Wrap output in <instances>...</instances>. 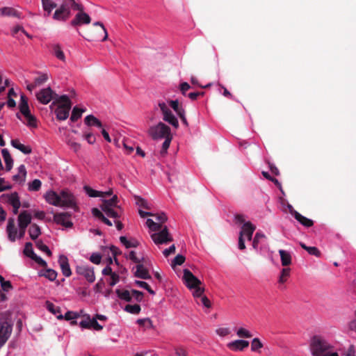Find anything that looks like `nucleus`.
<instances>
[{
  "label": "nucleus",
  "mask_w": 356,
  "mask_h": 356,
  "mask_svg": "<svg viewBox=\"0 0 356 356\" xmlns=\"http://www.w3.org/2000/svg\"><path fill=\"white\" fill-rule=\"evenodd\" d=\"M44 10L49 15L54 8L58 6L57 1L60 0H41Z\"/></svg>",
  "instance_id": "bb28decb"
},
{
  "label": "nucleus",
  "mask_w": 356,
  "mask_h": 356,
  "mask_svg": "<svg viewBox=\"0 0 356 356\" xmlns=\"http://www.w3.org/2000/svg\"><path fill=\"white\" fill-rule=\"evenodd\" d=\"M81 4L75 0H62L60 6L56 9L53 19L56 21H67L72 15L71 10H81Z\"/></svg>",
  "instance_id": "f03ea898"
},
{
  "label": "nucleus",
  "mask_w": 356,
  "mask_h": 356,
  "mask_svg": "<svg viewBox=\"0 0 356 356\" xmlns=\"http://www.w3.org/2000/svg\"><path fill=\"white\" fill-rule=\"evenodd\" d=\"M84 122L88 126H96L99 128L102 127L101 121L92 115H87L84 119Z\"/></svg>",
  "instance_id": "f704fd0d"
},
{
  "label": "nucleus",
  "mask_w": 356,
  "mask_h": 356,
  "mask_svg": "<svg viewBox=\"0 0 356 356\" xmlns=\"http://www.w3.org/2000/svg\"><path fill=\"white\" fill-rule=\"evenodd\" d=\"M94 26L98 27L96 33H92L87 38L88 40H101L105 41L108 38V33L103 24L100 22H97L93 24Z\"/></svg>",
  "instance_id": "1a4fd4ad"
},
{
  "label": "nucleus",
  "mask_w": 356,
  "mask_h": 356,
  "mask_svg": "<svg viewBox=\"0 0 356 356\" xmlns=\"http://www.w3.org/2000/svg\"><path fill=\"white\" fill-rule=\"evenodd\" d=\"M0 12L2 15L9 16V17H15L17 18L22 17V14L18 12L17 10L10 8V7H4L0 8Z\"/></svg>",
  "instance_id": "2f4dec72"
},
{
  "label": "nucleus",
  "mask_w": 356,
  "mask_h": 356,
  "mask_svg": "<svg viewBox=\"0 0 356 356\" xmlns=\"http://www.w3.org/2000/svg\"><path fill=\"white\" fill-rule=\"evenodd\" d=\"M46 201L54 206L60 207L61 197L54 191H49L45 195Z\"/></svg>",
  "instance_id": "5701e85b"
},
{
  "label": "nucleus",
  "mask_w": 356,
  "mask_h": 356,
  "mask_svg": "<svg viewBox=\"0 0 356 356\" xmlns=\"http://www.w3.org/2000/svg\"><path fill=\"white\" fill-rule=\"evenodd\" d=\"M227 346L232 351H242L249 346V342L248 341L238 339L228 343Z\"/></svg>",
  "instance_id": "a211bd4d"
},
{
  "label": "nucleus",
  "mask_w": 356,
  "mask_h": 356,
  "mask_svg": "<svg viewBox=\"0 0 356 356\" xmlns=\"http://www.w3.org/2000/svg\"><path fill=\"white\" fill-rule=\"evenodd\" d=\"M52 51H53V54L55 55V56L58 59H59L62 61L65 60V56L64 52L61 49V47L59 44H53L52 45Z\"/></svg>",
  "instance_id": "58836bf2"
},
{
  "label": "nucleus",
  "mask_w": 356,
  "mask_h": 356,
  "mask_svg": "<svg viewBox=\"0 0 356 356\" xmlns=\"http://www.w3.org/2000/svg\"><path fill=\"white\" fill-rule=\"evenodd\" d=\"M27 120L26 125L30 127H37V120L36 118L31 113L30 110L28 111L27 113H22Z\"/></svg>",
  "instance_id": "4c0bfd02"
},
{
  "label": "nucleus",
  "mask_w": 356,
  "mask_h": 356,
  "mask_svg": "<svg viewBox=\"0 0 356 356\" xmlns=\"http://www.w3.org/2000/svg\"><path fill=\"white\" fill-rule=\"evenodd\" d=\"M191 88V86L187 82H182L179 85V90L181 94L186 96V92Z\"/></svg>",
  "instance_id": "774afa93"
},
{
  "label": "nucleus",
  "mask_w": 356,
  "mask_h": 356,
  "mask_svg": "<svg viewBox=\"0 0 356 356\" xmlns=\"http://www.w3.org/2000/svg\"><path fill=\"white\" fill-rule=\"evenodd\" d=\"M57 272L51 268H46L39 273L40 276H44L50 281H54L57 277Z\"/></svg>",
  "instance_id": "e433bc0d"
},
{
  "label": "nucleus",
  "mask_w": 356,
  "mask_h": 356,
  "mask_svg": "<svg viewBox=\"0 0 356 356\" xmlns=\"http://www.w3.org/2000/svg\"><path fill=\"white\" fill-rule=\"evenodd\" d=\"M71 213L70 212L56 213L54 214V222L66 228H70L73 226L70 220Z\"/></svg>",
  "instance_id": "f8f14e48"
},
{
  "label": "nucleus",
  "mask_w": 356,
  "mask_h": 356,
  "mask_svg": "<svg viewBox=\"0 0 356 356\" xmlns=\"http://www.w3.org/2000/svg\"><path fill=\"white\" fill-rule=\"evenodd\" d=\"M35 245L39 250L45 252L48 256H51L52 253L51 250L41 240L36 241Z\"/></svg>",
  "instance_id": "3c124183"
},
{
  "label": "nucleus",
  "mask_w": 356,
  "mask_h": 356,
  "mask_svg": "<svg viewBox=\"0 0 356 356\" xmlns=\"http://www.w3.org/2000/svg\"><path fill=\"white\" fill-rule=\"evenodd\" d=\"M131 296L132 298H134L136 302H141L143 299L144 294L142 291L133 289L131 290Z\"/></svg>",
  "instance_id": "13d9d810"
},
{
  "label": "nucleus",
  "mask_w": 356,
  "mask_h": 356,
  "mask_svg": "<svg viewBox=\"0 0 356 356\" xmlns=\"http://www.w3.org/2000/svg\"><path fill=\"white\" fill-rule=\"evenodd\" d=\"M92 213L95 217L101 220L104 223H105L108 226L113 225V223L111 222V221L110 220H108L106 217H105L104 215L103 214V213L97 208H93L92 209Z\"/></svg>",
  "instance_id": "473e14b6"
},
{
  "label": "nucleus",
  "mask_w": 356,
  "mask_h": 356,
  "mask_svg": "<svg viewBox=\"0 0 356 356\" xmlns=\"http://www.w3.org/2000/svg\"><path fill=\"white\" fill-rule=\"evenodd\" d=\"M183 280L186 286L189 289L197 288L202 284V282L195 277L188 269L184 270Z\"/></svg>",
  "instance_id": "9b49d317"
},
{
  "label": "nucleus",
  "mask_w": 356,
  "mask_h": 356,
  "mask_svg": "<svg viewBox=\"0 0 356 356\" xmlns=\"http://www.w3.org/2000/svg\"><path fill=\"white\" fill-rule=\"evenodd\" d=\"M159 106L163 114V120L172 125L175 129H178L179 122L171 110L165 102H159Z\"/></svg>",
  "instance_id": "39448f33"
},
{
  "label": "nucleus",
  "mask_w": 356,
  "mask_h": 356,
  "mask_svg": "<svg viewBox=\"0 0 356 356\" xmlns=\"http://www.w3.org/2000/svg\"><path fill=\"white\" fill-rule=\"evenodd\" d=\"M48 80L47 74H40L34 79L35 86H40L44 84Z\"/></svg>",
  "instance_id": "864d4df0"
},
{
  "label": "nucleus",
  "mask_w": 356,
  "mask_h": 356,
  "mask_svg": "<svg viewBox=\"0 0 356 356\" xmlns=\"http://www.w3.org/2000/svg\"><path fill=\"white\" fill-rule=\"evenodd\" d=\"M47 307L48 310L54 314H60V309L59 307H56L53 303L47 301Z\"/></svg>",
  "instance_id": "bf43d9fd"
},
{
  "label": "nucleus",
  "mask_w": 356,
  "mask_h": 356,
  "mask_svg": "<svg viewBox=\"0 0 356 356\" xmlns=\"http://www.w3.org/2000/svg\"><path fill=\"white\" fill-rule=\"evenodd\" d=\"M120 242L127 248H136L139 245V242L136 240H133L131 241H128L127 238L125 236H120Z\"/></svg>",
  "instance_id": "79ce46f5"
},
{
  "label": "nucleus",
  "mask_w": 356,
  "mask_h": 356,
  "mask_svg": "<svg viewBox=\"0 0 356 356\" xmlns=\"http://www.w3.org/2000/svg\"><path fill=\"white\" fill-rule=\"evenodd\" d=\"M169 105L177 115H179L185 111L182 106L179 105V102L177 99L169 101Z\"/></svg>",
  "instance_id": "c03bdc74"
},
{
  "label": "nucleus",
  "mask_w": 356,
  "mask_h": 356,
  "mask_svg": "<svg viewBox=\"0 0 356 356\" xmlns=\"http://www.w3.org/2000/svg\"><path fill=\"white\" fill-rule=\"evenodd\" d=\"M41 181L39 179H35L29 183V190L32 191H38L41 188Z\"/></svg>",
  "instance_id": "5fc2aeb1"
},
{
  "label": "nucleus",
  "mask_w": 356,
  "mask_h": 356,
  "mask_svg": "<svg viewBox=\"0 0 356 356\" xmlns=\"http://www.w3.org/2000/svg\"><path fill=\"white\" fill-rule=\"evenodd\" d=\"M56 93L50 88L41 89L35 95L38 101L42 104H47L54 100Z\"/></svg>",
  "instance_id": "0eeeda50"
},
{
  "label": "nucleus",
  "mask_w": 356,
  "mask_h": 356,
  "mask_svg": "<svg viewBox=\"0 0 356 356\" xmlns=\"http://www.w3.org/2000/svg\"><path fill=\"white\" fill-rule=\"evenodd\" d=\"M56 104H60L58 106L67 107L68 106H70V108L72 107V102L68 96L66 95L59 96L58 95L56 94V95H55L54 102L50 106V107L51 108L54 105Z\"/></svg>",
  "instance_id": "4be33fe9"
},
{
  "label": "nucleus",
  "mask_w": 356,
  "mask_h": 356,
  "mask_svg": "<svg viewBox=\"0 0 356 356\" xmlns=\"http://www.w3.org/2000/svg\"><path fill=\"white\" fill-rule=\"evenodd\" d=\"M90 328H93L95 330H102L103 329V326L101 325L97 321L92 318V319H90Z\"/></svg>",
  "instance_id": "e2e57ef3"
},
{
  "label": "nucleus",
  "mask_w": 356,
  "mask_h": 356,
  "mask_svg": "<svg viewBox=\"0 0 356 356\" xmlns=\"http://www.w3.org/2000/svg\"><path fill=\"white\" fill-rule=\"evenodd\" d=\"M83 190L88 196L92 197H100L103 195L102 192L94 190L89 186H85Z\"/></svg>",
  "instance_id": "49530a36"
},
{
  "label": "nucleus",
  "mask_w": 356,
  "mask_h": 356,
  "mask_svg": "<svg viewBox=\"0 0 356 356\" xmlns=\"http://www.w3.org/2000/svg\"><path fill=\"white\" fill-rule=\"evenodd\" d=\"M84 111H85L84 109L79 108L77 106H74L72 109V115L70 117V120L72 122H76V120H78V119H79L81 117L82 113Z\"/></svg>",
  "instance_id": "a18cd8bd"
},
{
  "label": "nucleus",
  "mask_w": 356,
  "mask_h": 356,
  "mask_svg": "<svg viewBox=\"0 0 356 356\" xmlns=\"http://www.w3.org/2000/svg\"><path fill=\"white\" fill-rule=\"evenodd\" d=\"M0 201L3 202H8L12 206L21 204L19 197L17 192H14L10 194H2L0 196Z\"/></svg>",
  "instance_id": "6ab92c4d"
},
{
  "label": "nucleus",
  "mask_w": 356,
  "mask_h": 356,
  "mask_svg": "<svg viewBox=\"0 0 356 356\" xmlns=\"http://www.w3.org/2000/svg\"><path fill=\"white\" fill-rule=\"evenodd\" d=\"M290 209V213L293 217L297 220L300 224H302L303 226L307 227H310L314 225V222L312 220L309 219L302 215H301L300 213L296 211L293 209V208L289 205V206Z\"/></svg>",
  "instance_id": "f3484780"
},
{
  "label": "nucleus",
  "mask_w": 356,
  "mask_h": 356,
  "mask_svg": "<svg viewBox=\"0 0 356 356\" xmlns=\"http://www.w3.org/2000/svg\"><path fill=\"white\" fill-rule=\"evenodd\" d=\"M290 270L289 268H284L282 269L279 277V283L283 284L286 282L288 277L290 276Z\"/></svg>",
  "instance_id": "09e8293b"
},
{
  "label": "nucleus",
  "mask_w": 356,
  "mask_h": 356,
  "mask_svg": "<svg viewBox=\"0 0 356 356\" xmlns=\"http://www.w3.org/2000/svg\"><path fill=\"white\" fill-rule=\"evenodd\" d=\"M115 293L120 299L126 302H131L132 300L131 291H129L128 290H121L118 289H116Z\"/></svg>",
  "instance_id": "72a5a7b5"
},
{
  "label": "nucleus",
  "mask_w": 356,
  "mask_h": 356,
  "mask_svg": "<svg viewBox=\"0 0 356 356\" xmlns=\"http://www.w3.org/2000/svg\"><path fill=\"white\" fill-rule=\"evenodd\" d=\"M185 261V257L181 254H177L172 263V266L175 267L177 265H181Z\"/></svg>",
  "instance_id": "052dcab7"
},
{
  "label": "nucleus",
  "mask_w": 356,
  "mask_h": 356,
  "mask_svg": "<svg viewBox=\"0 0 356 356\" xmlns=\"http://www.w3.org/2000/svg\"><path fill=\"white\" fill-rule=\"evenodd\" d=\"M136 270L134 273V275L136 277L143 280H148L151 278L148 270L143 264L139 263L136 265Z\"/></svg>",
  "instance_id": "b1692460"
},
{
  "label": "nucleus",
  "mask_w": 356,
  "mask_h": 356,
  "mask_svg": "<svg viewBox=\"0 0 356 356\" xmlns=\"http://www.w3.org/2000/svg\"><path fill=\"white\" fill-rule=\"evenodd\" d=\"M13 331V325L6 320L0 321V349L10 338Z\"/></svg>",
  "instance_id": "423d86ee"
},
{
  "label": "nucleus",
  "mask_w": 356,
  "mask_h": 356,
  "mask_svg": "<svg viewBox=\"0 0 356 356\" xmlns=\"http://www.w3.org/2000/svg\"><path fill=\"white\" fill-rule=\"evenodd\" d=\"M137 323L140 326H145L147 327H152V323L149 318H141L137 321Z\"/></svg>",
  "instance_id": "680f3d73"
},
{
  "label": "nucleus",
  "mask_w": 356,
  "mask_h": 356,
  "mask_svg": "<svg viewBox=\"0 0 356 356\" xmlns=\"http://www.w3.org/2000/svg\"><path fill=\"white\" fill-rule=\"evenodd\" d=\"M61 197L60 207L74 208L76 207L74 195L67 191H62L60 193Z\"/></svg>",
  "instance_id": "dca6fc26"
},
{
  "label": "nucleus",
  "mask_w": 356,
  "mask_h": 356,
  "mask_svg": "<svg viewBox=\"0 0 356 356\" xmlns=\"http://www.w3.org/2000/svg\"><path fill=\"white\" fill-rule=\"evenodd\" d=\"M333 348L325 339L314 336L310 342V349L314 356H339L338 353L330 350Z\"/></svg>",
  "instance_id": "f257e3e1"
},
{
  "label": "nucleus",
  "mask_w": 356,
  "mask_h": 356,
  "mask_svg": "<svg viewBox=\"0 0 356 356\" xmlns=\"http://www.w3.org/2000/svg\"><path fill=\"white\" fill-rule=\"evenodd\" d=\"M58 263L63 275L65 277H70L72 275V271L67 257L65 255H60L58 259Z\"/></svg>",
  "instance_id": "aec40b11"
},
{
  "label": "nucleus",
  "mask_w": 356,
  "mask_h": 356,
  "mask_svg": "<svg viewBox=\"0 0 356 356\" xmlns=\"http://www.w3.org/2000/svg\"><path fill=\"white\" fill-rule=\"evenodd\" d=\"M1 154L6 163V170L7 171H10L12 169L13 165V160L10 154L7 149H3L1 151Z\"/></svg>",
  "instance_id": "c756f323"
},
{
  "label": "nucleus",
  "mask_w": 356,
  "mask_h": 356,
  "mask_svg": "<svg viewBox=\"0 0 356 356\" xmlns=\"http://www.w3.org/2000/svg\"><path fill=\"white\" fill-rule=\"evenodd\" d=\"M18 222L19 227V238H21L24 237L26 229L31 222V216L26 211H24L19 213Z\"/></svg>",
  "instance_id": "9d476101"
},
{
  "label": "nucleus",
  "mask_w": 356,
  "mask_h": 356,
  "mask_svg": "<svg viewBox=\"0 0 356 356\" xmlns=\"http://www.w3.org/2000/svg\"><path fill=\"white\" fill-rule=\"evenodd\" d=\"M193 289H194L193 295L195 298H200L201 296H203V293L204 292V288L200 287V286H199L197 288H193Z\"/></svg>",
  "instance_id": "0e129e2a"
},
{
  "label": "nucleus",
  "mask_w": 356,
  "mask_h": 356,
  "mask_svg": "<svg viewBox=\"0 0 356 356\" xmlns=\"http://www.w3.org/2000/svg\"><path fill=\"white\" fill-rule=\"evenodd\" d=\"M6 231L8 233V239L11 242L15 241L17 234V228L15 227L14 218H10L8 219Z\"/></svg>",
  "instance_id": "412c9836"
},
{
  "label": "nucleus",
  "mask_w": 356,
  "mask_h": 356,
  "mask_svg": "<svg viewBox=\"0 0 356 356\" xmlns=\"http://www.w3.org/2000/svg\"><path fill=\"white\" fill-rule=\"evenodd\" d=\"M147 133L153 140L165 138L172 135L170 128L161 122L156 125L150 127Z\"/></svg>",
  "instance_id": "20e7f679"
},
{
  "label": "nucleus",
  "mask_w": 356,
  "mask_h": 356,
  "mask_svg": "<svg viewBox=\"0 0 356 356\" xmlns=\"http://www.w3.org/2000/svg\"><path fill=\"white\" fill-rule=\"evenodd\" d=\"M11 145L13 147L19 149L25 154H31L32 152V149L31 148V147L25 146L24 145L20 143L17 139L12 140Z\"/></svg>",
  "instance_id": "c85d7f7f"
},
{
  "label": "nucleus",
  "mask_w": 356,
  "mask_h": 356,
  "mask_svg": "<svg viewBox=\"0 0 356 356\" xmlns=\"http://www.w3.org/2000/svg\"><path fill=\"white\" fill-rule=\"evenodd\" d=\"M118 197L115 195L110 200H104L100 208L108 217L118 219L123 213L122 207L118 205Z\"/></svg>",
  "instance_id": "7ed1b4c3"
},
{
  "label": "nucleus",
  "mask_w": 356,
  "mask_h": 356,
  "mask_svg": "<svg viewBox=\"0 0 356 356\" xmlns=\"http://www.w3.org/2000/svg\"><path fill=\"white\" fill-rule=\"evenodd\" d=\"M24 254L27 256L28 257H30L31 259L35 261L37 264H38L40 266L47 268V262L42 259L40 257H38L33 251V245L31 242H27L25 244L24 250Z\"/></svg>",
  "instance_id": "ddd939ff"
},
{
  "label": "nucleus",
  "mask_w": 356,
  "mask_h": 356,
  "mask_svg": "<svg viewBox=\"0 0 356 356\" xmlns=\"http://www.w3.org/2000/svg\"><path fill=\"white\" fill-rule=\"evenodd\" d=\"M236 334L240 338H251L252 334L246 329L240 327L236 332Z\"/></svg>",
  "instance_id": "4d7b16f0"
},
{
  "label": "nucleus",
  "mask_w": 356,
  "mask_h": 356,
  "mask_svg": "<svg viewBox=\"0 0 356 356\" xmlns=\"http://www.w3.org/2000/svg\"><path fill=\"white\" fill-rule=\"evenodd\" d=\"M140 306L139 305H127L124 307V310L129 313L138 314L140 312Z\"/></svg>",
  "instance_id": "de8ad7c7"
},
{
  "label": "nucleus",
  "mask_w": 356,
  "mask_h": 356,
  "mask_svg": "<svg viewBox=\"0 0 356 356\" xmlns=\"http://www.w3.org/2000/svg\"><path fill=\"white\" fill-rule=\"evenodd\" d=\"M29 234L32 240H35L41 234L40 227L35 223L31 224L29 229Z\"/></svg>",
  "instance_id": "c9c22d12"
},
{
  "label": "nucleus",
  "mask_w": 356,
  "mask_h": 356,
  "mask_svg": "<svg viewBox=\"0 0 356 356\" xmlns=\"http://www.w3.org/2000/svg\"><path fill=\"white\" fill-rule=\"evenodd\" d=\"M279 254L280 255L281 263L283 266H288L291 264V255L288 251L280 250Z\"/></svg>",
  "instance_id": "7c9ffc66"
},
{
  "label": "nucleus",
  "mask_w": 356,
  "mask_h": 356,
  "mask_svg": "<svg viewBox=\"0 0 356 356\" xmlns=\"http://www.w3.org/2000/svg\"><path fill=\"white\" fill-rule=\"evenodd\" d=\"M79 13L75 15L74 18L70 22L72 26H81L82 24H88L91 22L90 16L83 12V7L81 5V9L77 10Z\"/></svg>",
  "instance_id": "4468645a"
},
{
  "label": "nucleus",
  "mask_w": 356,
  "mask_h": 356,
  "mask_svg": "<svg viewBox=\"0 0 356 356\" xmlns=\"http://www.w3.org/2000/svg\"><path fill=\"white\" fill-rule=\"evenodd\" d=\"M135 284L137 286H138L139 287H141V288H143V289H146L150 294H152V295H154L155 294L154 291H153L151 289V287L149 286V285L147 282H143V281L136 280L135 282Z\"/></svg>",
  "instance_id": "6e6d98bb"
},
{
  "label": "nucleus",
  "mask_w": 356,
  "mask_h": 356,
  "mask_svg": "<svg viewBox=\"0 0 356 356\" xmlns=\"http://www.w3.org/2000/svg\"><path fill=\"white\" fill-rule=\"evenodd\" d=\"M80 316L79 314L77 312L68 311L65 313V316H63L61 314L57 316L58 319H63L65 318L67 321L74 320Z\"/></svg>",
  "instance_id": "37998d69"
},
{
  "label": "nucleus",
  "mask_w": 356,
  "mask_h": 356,
  "mask_svg": "<svg viewBox=\"0 0 356 356\" xmlns=\"http://www.w3.org/2000/svg\"><path fill=\"white\" fill-rule=\"evenodd\" d=\"M300 245L302 248L305 250L309 254L314 255L317 257H319L321 256V252L316 247H310L306 245L304 243L300 242Z\"/></svg>",
  "instance_id": "a19ab883"
},
{
  "label": "nucleus",
  "mask_w": 356,
  "mask_h": 356,
  "mask_svg": "<svg viewBox=\"0 0 356 356\" xmlns=\"http://www.w3.org/2000/svg\"><path fill=\"white\" fill-rule=\"evenodd\" d=\"M264 345L259 338H254L251 342V350L259 352V349L263 348Z\"/></svg>",
  "instance_id": "8fccbe9b"
},
{
  "label": "nucleus",
  "mask_w": 356,
  "mask_h": 356,
  "mask_svg": "<svg viewBox=\"0 0 356 356\" xmlns=\"http://www.w3.org/2000/svg\"><path fill=\"white\" fill-rule=\"evenodd\" d=\"M19 108L21 113H24L29 111V106L28 104V99L24 95H22L20 97V103L19 105Z\"/></svg>",
  "instance_id": "ea45409f"
},
{
  "label": "nucleus",
  "mask_w": 356,
  "mask_h": 356,
  "mask_svg": "<svg viewBox=\"0 0 356 356\" xmlns=\"http://www.w3.org/2000/svg\"><path fill=\"white\" fill-rule=\"evenodd\" d=\"M164 139H165V140L163 143L162 149L161 150V154H165L167 152V150L169 148L170 143L172 140V135L167 136Z\"/></svg>",
  "instance_id": "603ef678"
},
{
  "label": "nucleus",
  "mask_w": 356,
  "mask_h": 356,
  "mask_svg": "<svg viewBox=\"0 0 356 356\" xmlns=\"http://www.w3.org/2000/svg\"><path fill=\"white\" fill-rule=\"evenodd\" d=\"M26 170L24 165H21L18 168V173L13 177V180L19 184L25 181Z\"/></svg>",
  "instance_id": "cd10ccee"
},
{
  "label": "nucleus",
  "mask_w": 356,
  "mask_h": 356,
  "mask_svg": "<svg viewBox=\"0 0 356 356\" xmlns=\"http://www.w3.org/2000/svg\"><path fill=\"white\" fill-rule=\"evenodd\" d=\"M151 238L157 245L167 243L172 241V238L170 235L166 226H165L159 232L152 234L151 235Z\"/></svg>",
  "instance_id": "6e6552de"
},
{
  "label": "nucleus",
  "mask_w": 356,
  "mask_h": 356,
  "mask_svg": "<svg viewBox=\"0 0 356 356\" xmlns=\"http://www.w3.org/2000/svg\"><path fill=\"white\" fill-rule=\"evenodd\" d=\"M70 109V106H68L67 107L58 106L55 110L56 118L59 120H66L69 116Z\"/></svg>",
  "instance_id": "a878e982"
},
{
  "label": "nucleus",
  "mask_w": 356,
  "mask_h": 356,
  "mask_svg": "<svg viewBox=\"0 0 356 356\" xmlns=\"http://www.w3.org/2000/svg\"><path fill=\"white\" fill-rule=\"evenodd\" d=\"M255 229L256 227L250 222H245L242 227V230L240 232V236H243V235H245L248 239L250 241Z\"/></svg>",
  "instance_id": "393cba45"
},
{
  "label": "nucleus",
  "mask_w": 356,
  "mask_h": 356,
  "mask_svg": "<svg viewBox=\"0 0 356 356\" xmlns=\"http://www.w3.org/2000/svg\"><path fill=\"white\" fill-rule=\"evenodd\" d=\"M175 354L177 356H188L186 350L183 346H177L175 348Z\"/></svg>",
  "instance_id": "69168bd1"
},
{
  "label": "nucleus",
  "mask_w": 356,
  "mask_h": 356,
  "mask_svg": "<svg viewBox=\"0 0 356 356\" xmlns=\"http://www.w3.org/2000/svg\"><path fill=\"white\" fill-rule=\"evenodd\" d=\"M90 260L91 262H92L95 264H99L101 263L102 256L100 254L93 253L90 256Z\"/></svg>",
  "instance_id": "338daca9"
},
{
  "label": "nucleus",
  "mask_w": 356,
  "mask_h": 356,
  "mask_svg": "<svg viewBox=\"0 0 356 356\" xmlns=\"http://www.w3.org/2000/svg\"><path fill=\"white\" fill-rule=\"evenodd\" d=\"M76 273L83 275L88 282L92 283L95 280L93 268L86 265H79L76 267Z\"/></svg>",
  "instance_id": "2eb2a0df"
}]
</instances>
